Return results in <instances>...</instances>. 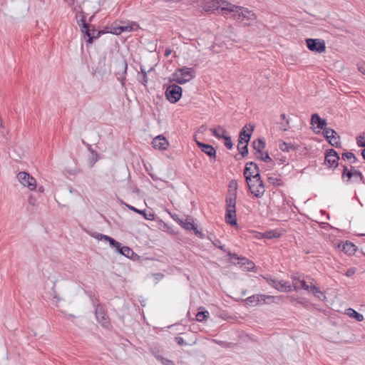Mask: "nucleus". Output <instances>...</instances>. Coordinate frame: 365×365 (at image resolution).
I'll list each match as a JSON object with an SVG mask.
<instances>
[{
    "mask_svg": "<svg viewBox=\"0 0 365 365\" xmlns=\"http://www.w3.org/2000/svg\"><path fill=\"white\" fill-rule=\"evenodd\" d=\"M237 182L235 180H232L229 182L228 191L227 193L225 202H226V213L225 221L230 225H237V215H236V199L237 193Z\"/></svg>",
    "mask_w": 365,
    "mask_h": 365,
    "instance_id": "f257e3e1",
    "label": "nucleus"
},
{
    "mask_svg": "<svg viewBox=\"0 0 365 365\" xmlns=\"http://www.w3.org/2000/svg\"><path fill=\"white\" fill-rule=\"evenodd\" d=\"M222 9L224 11H228V14H232V17L235 20L243 24L245 26L251 25L256 20L255 13L245 7L231 4L228 5V8H224Z\"/></svg>",
    "mask_w": 365,
    "mask_h": 365,
    "instance_id": "f03ea898",
    "label": "nucleus"
},
{
    "mask_svg": "<svg viewBox=\"0 0 365 365\" xmlns=\"http://www.w3.org/2000/svg\"><path fill=\"white\" fill-rule=\"evenodd\" d=\"M231 3L225 0H207L200 3L199 6L207 13H217L224 16L228 14V11H224L222 9L228 8Z\"/></svg>",
    "mask_w": 365,
    "mask_h": 365,
    "instance_id": "7ed1b4c3",
    "label": "nucleus"
},
{
    "mask_svg": "<svg viewBox=\"0 0 365 365\" xmlns=\"http://www.w3.org/2000/svg\"><path fill=\"white\" fill-rule=\"evenodd\" d=\"M195 77V71L193 68L183 66L178 68L172 74V78L169 79L170 82H175L178 84H185Z\"/></svg>",
    "mask_w": 365,
    "mask_h": 365,
    "instance_id": "20e7f679",
    "label": "nucleus"
},
{
    "mask_svg": "<svg viewBox=\"0 0 365 365\" xmlns=\"http://www.w3.org/2000/svg\"><path fill=\"white\" fill-rule=\"evenodd\" d=\"M93 237L98 240H103L105 241L109 242L111 247H115L120 255L128 258L131 257L134 255L133 251L130 247L127 246H121L120 242H117L115 240L108 235L95 233Z\"/></svg>",
    "mask_w": 365,
    "mask_h": 365,
    "instance_id": "39448f33",
    "label": "nucleus"
},
{
    "mask_svg": "<svg viewBox=\"0 0 365 365\" xmlns=\"http://www.w3.org/2000/svg\"><path fill=\"white\" fill-rule=\"evenodd\" d=\"M252 147L255 150V156L264 162H271L272 158L267 151H264L265 148V141L264 138H258L252 143Z\"/></svg>",
    "mask_w": 365,
    "mask_h": 365,
    "instance_id": "423d86ee",
    "label": "nucleus"
},
{
    "mask_svg": "<svg viewBox=\"0 0 365 365\" xmlns=\"http://www.w3.org/2000/svg\"><path fill=\"white\" fill-rule=\"evenodd\" d=\"M79 26H81V32L85 34L88 37L87 42L91 43L93 41V38H97L100 36L103 31H98L96 30L94 28L90 29L91 25L86 23L85 18L83 16L80 21L78 22Z\"/></svg>",
    "mask_w": 365,
    "mask_h": 365,
    "instance_id": "0eeeda50",
    "label": "nucleus"
},
{
    "mask_svg": "<svg viewBox=\"0 0 365 365\" xmlns=\"http://www.w3.org/2000/svg\"><path fill=\"white\" fill-rule=\"evenodd\" d=\"M247 185L252 194L256 197H261L264 192V187L260 176L247 180Z\"/></svg>",
    "mask_w": 365,
    "mask_h": 365,
    "instance_id": "6e6552de",
    "label": "nucleus"
},
{
    "mask_svg": "<svg viewBox=\"0 0 365 365\" xmlns=\"http://www.w3.org/2000/svg\"><path fill=\"white\" fill-rule=\"evenodd\" d=\"M274 302V296L265 294H254L245 299V302L250 306H257Z\"/></svg>",
    "mask_w": 365,
    "mask_h": 365,
    "instance_id": "1a4fd4ad",
    "label": "nucleus"
},
{
    "mask_svg": "<svg viewBox=\"0 0 365 365\" xmlns=\"http://www.w3.org/2000/svg\"><path fill=\"white\" fill-rule=\"evenodd\" d=\"M182 89L176 84L169 86L165 91V96L168 101L172 103H177L182 96Z\"/></svg>",
    "mask_w": 365,
    "mask_h": 365,
    "instance_id": "9d476101",
    "label": "nucleus"
},
{
    "mask_svg": "<svg viewBox=\"0 0 365 365\" xmlns=\"http://www.w3.org/2000/svg\"><path fill=\"white\" fill-rule=\"evenodd\" d=\"M307 46L309 51L316 53H323L326 50L325 41L321 38H306Z\"/></svg>",
    "mask_w": 365,
    "mask_h": 365,
    "instance_id": "9b49d317",
    "label": "nucleus"
},
{
    "mask_svg": "<svg viewBox=\"0 0 365 365\" xmlns=\"http://www.w3.org/2000/svg\"><path fill=\"white\" fill-rule=\"evenodd\" d=\"M17 178L20 183L27 187L30 190H34L36 187V179L26 172H20L17 175Z\"/></svg>",
    "mask_w": 365,
    "mask_h": 365,
    "instance_id": "f8f14e48",
    "label": "nucleus"
},
{
    "mask_svg": "<svg viewBox=\"0 0 365 365\" xmlns=\"http://www.w3.org/2000/svg\"><path fill=\"white\" fill-rule=\"evenodd\" d=\"M339 157L338 153L333 148L327 150L325 154L324 164L329 168H335L338 166Z\"/></svg>",
    "mask_w": 365,
    "mask_h": 365,
    "instance_id": "ddd939ff",
    "label": "nucleus"
},
{
    "mask_svg": "<svg viewBox=\"0 0 365 365\" xmlns=\"http://www.w3.org/2000/svg\"><path fill=\"white\" fill-rule=\"evenodd\" d=\"M244 175L247 180L260 176L257 165L253 162H248L245 165Z\"/></svg>",
    "mask_w": 365,
    "mask_h": 365,
    "instance_id": "4468645a",
    "label": "nucleus"
},
{
    "mask_svg": "<svg viewBox=\"0 0 365 365\" xmlns=\"http://www.w3.org/2000/svg\"><path fill=\"white\" fill-rule=\"evenodd\" d=\"M228 255L231 257V259L237 260V263L240 264L245 270L250 271L255 267V264L246 257H240L237 254L232 253L231 252H228Z\"/></svg>",
    "mask_w": 365,
    "mask_h": 365,
    "instance_id": "2eb2a0df",
    "label": "nucleus"
},
{
    "mask_svg": "<svg viewBox=\"0 0 365 365\" xmlns=\"http://www.w3.org/2000/svg\"><path fill=\"white\" fill-rule=\"evenodd\" d=\"M96 317L97 321L106 328L109 327L110 325L108 315L106 313L105 309L98 305L95 312Z\"/></svg>",
    "mask_w": 365,
    "mask_h": 365,
    "instance_id": "dca6fc26",
    "label": "nucleus"
},
{
    "mask_svg": "<svg viewBox=\"0 0 365 365\" xmlns=\"http://www.w3.org/2000/svg\"><path fill=\"white\" fill-rule=\"evenodd\" d=\"M290 120L289 115L282 113L279 115L276 123L278 125L280 130L287 131L291 128Z\"/></svg>",
    "mask_w": 365,
    "mask_h": 365,
    "instance_id": "f3484780",
    "label": "nucleus"
},
{
    "mask_svg": "<svg viewBox=\"0 0 365 365\" xmlns=\"http://www.w3.org/2000/svg\"><path fill=\"white\" fill-rule=\"evenodd\" d=\"M253 130V125H245L240 132L238 140H241L245 142V143H248L250 140Z\"/></svg>",
    "mask_w": 365,
    "mask_h": 365,
    "instance_id": "a211bd4d",
    "label": "nucleus"
},
{
    "mask_svg": "<svg viewBox=\"0 0 365 365\" xmlns=\"http://www.w3.org/2000/svg\"><path fill=\"white\" fill-rule=\"evenodd\" d=\"M196 144L201 149V150L207 154L210 158L211 160L213 159L214 160L216 158V150L215 149L210 145L203 143L195 140Z\"/></svg>",
    "mask_w": 365,
    "mask_h": 365,
    "instance_id": "6ab92c4d",
    "label": "nucleus"
},
{
    "mask_svg": "<svg viewBox=\"0 0 365 365\" xmlns=\"http://www.w3.org/2000/svg\"><path fill=\"white\" fill-rule=\"evenodd\" d=\"M152 144L155 149L163 150L167 149L168 141L163 135H158L153 140Z\"/></svg>",
    "mask_w": 365,
    "mask_h": 365,
    "instance_id": "aec40b11",
    "label": "nucleus"
},
{
    "mask_svg": "<svg viewBox=\"0 0 365 365\" xmlns=\"http://www.w3.org/2000/svg\"><path fill=\"white\" fill-rule=\"evenodd\" d=\"M180 225H182V227L187 230H193L197 236L200 237V238L202 237V233L199 231L197 228V226L192 222L189 221L188 219L185 220V222L180 220Z\"/></svg>",
    "mask_w": 365,
    "mask_h": 365,
    "instance_id": "412c9836",
    "label": "nucleus"
},
{
    "mask_svg": "<svg viewBox=\"0 0 365 365\" xmlns=\"http://www.w3.org/2000/svg\"><path fill=\"white\" fill-rule=\"evenodd\" d=\"M311 124L317 125V128L323 130L327 125L325 119H322L319 114L314 113L311 118Z\"/></svg>",
    "mask_w": 365,
    "mask_h": 365,
    "instance_id": "4be33fe9",
    "label": "nucleus"
},
{
    "mask_svg": "<svg viewBox=\"0 0 365 365\" xmlns=\"http://www.w3.org/2000/svg\"><path fill=\"white\" fill-rule=\"evenodd\" d=\"M292 279H293V287L295 290L303 289L309 291L310 289V286L307 284L304 279H301L299 277H297L296 276H294L292 277Z\"/></svg>",
    "mask_w": 365,
    "mask_h": 365,
    "instance_id": "5701e85b",
    "label": "nucleus"
},
{
    "mask_svg": "<svg viewBox=\"0 0 365 365\" xmlns=\"http://www.w3.org/2000/svg\"><path fill=\"white\" fill-rule=\"evenodd\" d=\"M341 251L346 255H353L356 251V246L349 241H346L342 244Z\"/></svg>",
    "mask_w": 365,
    "mask_h": 365,
    "instance_id": "b1692460",
    "label": "nucleus"
},
{
    "mask_svg": "<svg viewBox=\"0 0 365 365\" xmlns=\"http://www.w3.org/2000/svg\"><path fill=\"white\" fill-rule=\"evenodd\" d=\"M210 132L212 135L218 139H222L225 138V135L227 134V130L222 126L217 125L216 128H210Z\"/></svg>",
    "mask_w": 365,
    "mask_h": 365,
    "instance_id": "393cba45",
    "label": "nucleus"
},
{
    "mask_svg": "<svg viewBox=\"0 0 365 365\" xmlns=\"http://www.w3.org/2000/svg\"><path fill=\"white\" fill-rule=\"evenodd\" d=\"M126 207L130 210H132L135 212H137L138 214H140L142 215L145 219L146 220H153L154 218H155V215L152 212H149L148 214L146 213L145 210H138L137 208H135V207L132 206V205H126Z\"/></svg>",
    "mask_w": 365,
    "mask_h": 365,
    "instance_id": "a878e982",
    "label": "nucleus"
},
{
    "mask_svg": "<svg viewBox=\"0 0 365 365\" xmlns=\"http://www.w3.org/2000/svg\"><path fill=\"white\" fill-rule=\"evenodd\" d=\"M123 32H132L140 29L139 24L135 21H130L126 25L122 26Z\"/></svg>",
    "mask_w": 365,
    "mask_h": 365,
    "instance_id": "bb28decb",
    "label": "nucleus"
},
{
    "mask_svg": "<svg viewBox=\"0 0 365 365\" xmlns=\"http://www.w3.org/2000/svg\"><path fill=\"white\" fill-rule=\"evenodd\" d=\"M309 292H312L315 297L318 298L322 301H324L327 298L325 294L321 290H319L318 287H317L314 285L310 286V289L309 290Z\"/></svg>",
    "mask_w": 365,
    "mask_h": 365,
    "instance_id": "cd10ccee",
    "label": "nucleus"
},
{
    "mask_svg": "<svg viewBox=\"0 0 365 365\" xmlns=\"http://www.w3.org/2000/svg\"><path fill=\"white\" fill-rule=\"evenodd\" d=\"M327 140L334 147L339 148L341 146L340 136L336 132L334 135H330Z\"/></svg>",
    "mask_w": 365,
    "mask_h": 365,
    "instance_id": "c85d7f7f",
    "label": "nucleus"
},
{
    "mask_svg": "<svg viewBox=\"0 0 365 365\" xmlns=\"http://www.w3.org/2000/svg\"><path fill=\"white\" fill-rule=\"evenodd\" d=\"M279 146L280 150L283 152H289L291 150L295 151L298 148L297 146L286 142H282V143L279 144Z\"/></svg>",
    "mask_w": 365,
    "mask_h": 365,
    "instance_id": "c756f323",
    "label": "nucleus"
},
{
    "mask_svg": "<svg viewBox=\"0 0 365 365\" xmlns=\"http://www.w3.org/2000/svg\"><path fill=\"white\" fill-rule=\"evenodd\" d=\"M346 314L350 317L356 319L358 322H362L364 320V316L361 314L358 313L354 309L349 308L346 309Z\"/></svg>",
    "mask_w": 365,
    "mask_h": 365,
    "instance_id": "7c9ffc66",
    "label": "nucleus"
},
{
    "mask_svg": "<svg viewBox=\"0 0 365 365\" xmlns=\"http://www.w3.org/2000/svg\"><path fill=\"white\" fill-rule=\"evenodd\" d=\"M247 145L248 143H245V142L238 140L237 150L242 157H245L248 154Z\"/></svg>",
    "mask_w": 365,
    "mask_h": 365,
    "instance_id": "2f4dec72",
    "label": "nucleus"
},
{
    "mask_svg": "<svg viewBox=\"0 0 365 365\" xmlns=\"http://www.w3.org/2000/svg\"><path fill=\"white\" fill-rule=\"evenodd\" d=\"M343 168L342 178L346 177L349 180L352 177H355V169L353 166H351V170H349L346 165H344Z\"/></svg>",
    "mask_w": 365,
    "mask_h": 365,
    "instance_id": "473e14b6",
    "label": "nucleus"
},
{
    "mask_svg": "<svg viewBox=\"0 0 365 365\" xmlns=\"http://www.w3.org/2000/svg\"><path fill=\"white\" fill-rule=\"evenodd\" d=\"M275 289L280 291L289 292L292 290V286L289 282L282 283V282H278L277 283L275 282Z\"/></svg>",
    "mask_w": 365,
    "mask_h": 365,
    "instance_id": "72a5a7b5",
    "label": "nucleus"
},
{
    "mask_svg": "<svg viewBox=\"0 0 365 365\" xmlns=\"http://www.w3.org/2000/svg\"><path fill=\"white\" fill-rule=\"evenodd\" d=\"M107 29H110L109 31H106L107 33H110L115 35H120L123 32L122 26H115L114 25H112L110 27Z\"/></svg>",
    "mask_w": 365,
    "mask_h": 365,
    "instance_id": "f704fd0d",
    "label": "nucleus"
},
{
    "mask_svg": "<svg viewBox=\"0 0 365 365\" xmlns=\"http://www.w3.org/2000/svg\"><path fill=\"white\" fill-rule=\"evenodd\" d=\"M153 70V68H151L150 69H149L148 71L145 70V68H144V66H140V72L142 73V79L141 80H139L140 81V83L144 85V86H146L147 83H148V77H147V73L148 72H150Z\"/></svg>",
    "mask_w": 365,
    "mask_h": 365,
    "instance_id": "c9c22d12",
    "label": "nucleus"
},
{
    "mask_svg": "<svg viewBox=\"0 0 365 365\" xmlns=\"http://www.w3.org/2000/svg\"><path fill=\"white\" fill-rule=\"evenodd\" d=\"M292 301L296 302V304H301L304 307H309L311 304L310 302L305 298H297L292 297Z\"/></svg>",
    "mask_w": 365,
    "mask_h": 365,
    "instance_id": "e433bc0d",
    "label": "nucleus"
},
{
    "mask_svg": "<svg viewBox=\"0 0 365 365\" xmlns=\"http://www.w3.org/2000/svg\"><path fill=\"white\" fill-rule=\"evenodd\" d=\"M342 159L343 160H351V163H355L357 160L356 158L355 157L354 154L351 152H346L342 154Z\"/></svg>",
    "mask_w": 365,
    "mask_h": 365,
    "instance_id": "4c0bfd02",
    "label": "nucleus"
},
{
    "mask_svg": "<svg viewBox=\"0 0 365 365\" xmlns=\"http://www.w3.org/2000/svg\"><path fill=\"white\" fill-rule=\"evenodd\" d=\"M209 317V312L206 310L198 312L196 315V319L198 322H202Z\"/></svg>",
    "mask_w": 365,
    "mask_h": 365,
    "instance_id": "58836bf2",
    "label": "nucleus"
},
{
    "mask_svg": "<svg viewBox=\"0 0 365 365\" xmlns=\"http://www.w3.org/2000/svg\"><path fill=\"white\" fill-rule=\"evenodd\" d=\"M323 134L325 138H328L330 135L336 134V131L332 128L325 127L323 129Z\"/></svg>",
    "mask_w": 365,
    "mask_h": 365,
    "instance_id": "ea45409f",
    "label": "nucleus"
},
{
    "mask_svg": "<svg viewBox=\"0 0 365 365\" xmlns=\"http://www.w3.org/2000/svg\"><path fill=\"white\" fill-rule=\"evenodd\" d=\"M222 139H224L225 140V146L227 149H232L233 145H232V143L231 137L225 135V138H223Z\"/></svg>",
    "mask_w": 365,
    "mask_h": 365,
    "instance_id": "a19ab883",
    "label": "nucleus"
},
{
    "mask_svg": "<svg viewBox=\"0 0 365 365\" xmlns=\"http://www.w3.org/2000/svg\"><path fill=\"white\" fill-rule=\"evenodd\" d=\"M356 143L358 146L365 148V135H361L357 137Z\"/></svg>",
    "mask_w": 365,
    "mask_h": 365,
    "instance_id": "79ce46f5",
    "label": "nucleus"
},
{
    "mask_svg": "<svg viewBox=\"0 0 365 365\" xmlns=\"http://www.w3.org/2000/svg\"><path fill=\"white\" fill-rule=\"evenodd\" d=\"M158 361H160L163 365H175L173 361L163 358V356H158L156 357Z\"/></svg>",
    "mask_w": 365,
    "mask_h": 365,
    "instance_id": "37998d69",
    "label": "nucleus"
},
{
    "mask_svg": "<svg viewBox=\"0 0 365 365\" xmlns=\"http://www.w3.org/2000/svg\"><path fill=\"white\" fill-rule=\"evenodd\" d=\"M262 235H263V239L265 238V239L271 240V239L274 238V232L272 230L263 232Z\"/></svg>",
    "mask_w": 365,
    "mask_h": 365,
    "instance_id": "c03bdc74",
    "label": "nucleus"
},
{
    "mask_svg": "<svg viewBox=\"0 0 365 365\" xmlns=\"http://www.w3.org/2000/svg\"><path fill=\"white\" fill-rule=\"evenodd\" d=\"M356 269L355 267H351L346 270V272H345V275L349 277L353 276L356 273Z\"/></svg>",
    "mask_w": 365,
    "mask_h": 365,
    "instance_id": "a18cd8bd",
    "label": "nucleus"
},
{
    "mask_svg": "<svg viewBox=\"0 0 365 365\" xmlns=\"http://www.w3.org/2000/svg\"><path fill=\"white\" fill-rule=\"evenodd\" d=\"M285 232L283 229H275V238L282 237Z\"/></svg>",
    "mask_w": 365,
    "mask_h": 365,
    "instance_id": "49530a36",
    "label": "nucleus"
},
{
    "mask_svg": "<svg viewBox=\"0 0 365 365\" xmlns=\"http://www.w3.org/2000/svg\"><path fill=\"white\" fill-rule=\"evenodd\" d=\"M359 71L365 75V62H362L358 64Z\"/></svg>",
    "mask_w": 365,
    "mask_h": 365,
    "instance_id": "de8ad7c7",
    "label": "nucleus"
},
{
    "mask_svg": "<svg viewBox=\"0 0 365 365\" xmlns=\"http://www.w3.org/2000/svg\"><path fill=\"white\" fill-rule=\"evenodd\" d=\"M355 177H359L360 178L361 182L365 183L364 176L359 170H355Z\"/></svg>",
    "mask_w": 365,
    "mask_h": 365,
    "instance_id": "09e8293b",
    "label": "nucleus"
},
{
    "mask_svg": "<svg viewBox=\"0 0 365 365\" xmlns=\"http://www.w3.org/2000/svg\"><path fill=\"white\" fill-rule=\"evenodd\" d=\"M121 67H122V68H123V80H124L125 76L126 75V73H127V68H128V64H127L126 61H124L122 62Z\"/></svg>",
    "mask_w": 365,
    "mask_h": 365,
    "instance_id": "8fccbe9b",
    "label": "nucleus"
},
{
    "mask_svg": "<svg viewBox=\"0 0 365 365\" xmlns=\"http://www.w3.org/2000/svg\"><path fill=\"white\" fill-rule=\"evenodd\" d=\"M254 237L257 239H263L262 232L253 231Z\"/></svg>",
    "mask_w": 365,
    "mask_h": 365,
    "instance_id": "3c124183",
    "label": "nucleus"
},
{
    "mask_svg": "<svg viewBox=\"0 0 365 365\" xmlns=\"http://www.w3.org/2000/svg\"><path fill=\"white\" fill-rule=\"evenodd\" d=\"M175 341L178 343V344L179 345H182L184 344V339L180 337V336H177L175 337Z\"/></svg>",
    "mask_w": 365,
    "mask_h": 365,
    "instance_id": "603ef678",
    "label": "nucleus"
},
{
    "mask_svg": "<svg viewBox=\"0 0 365 365\" xmlns=\"http://www.w3.org/2000/svg\"><path fill=\"white\" fill-rule=\"evenodd\" d=\"M28 202L31 205H33L34 206L35 204H36V200L33 197L32 195H31L29 199H28Z\"/></svg>",
    "mask_w": 365,
    "mask_h": 365,
    "instance_id": "864d4df0",
    "label": "nucleus"
},
{
    "mask_svg": "<svg viewBox=\"0 0 365 365\" xmlns=\"http://www.w3.org/2000/svg\"><path fill=\"white\" fill-rule=\"evenodd\" d=\"M218 248H220L221 250H222L224 252H227L228 254V252L229 251H227V250L225 249V246L223 245H220L218 247Z\"/></svg>",
    "mask_w": 365,
    "mask_h": 365,
    "instance_id": "5fc2aeb1",
    "label": "nucleus"
},
{
    "mask_svg": "<svg viewBox=\"0 0 365 365\" xmlns=\"http://www.w3.org/2000/svg\"><path fill=\"white\" fill-rule=\"evenodd\" d=\"M170 53H171L170 49H166V50H165V55L166 56H168V55H170Z\"/></svg>",
    "mask_w": 365,
    "mask_h": 365,
    "instance_id": "6e6d98bb",
    "label": "nucleus"
},
{
    "mask_svg": "<svg viewBox=\"0 0 365 365\" xmlns=\"http://www.w3.org/2000/svg\"><path fill=\"white\" fill-rule=\"evenodd\" d=\"M206 130V126L205 125H202L200 128V129H199V130L201 131V132H202L203 130Z\"/></svg>",
    "mask_w": 365,
    "mask_h": 365,
    "instance_id": "4d7b16f0",
    "label": "nucleus"
},
{
    "mask_svg": "<svg viewBox=\"0 0 365 365\" xmlns=\"http://www.w3.org/2000/svg\"><path fill=\"white\" fill-rule=\"evenodd\" d=\"M213 244L215 247H218L220 246L219 244H220V242L217 240L215 242H213Z\"/></svg>",
    "mask_w": 365,
    "mask_h": 365,
    "instance_id": "13d9d810",
    "label": "nucleus"
},
{
    "mask_svg": "<svg viewBox=\"0 0 365 365\" xmlns=\"http://www.w3.org/2000/svg\"><path fill=\"white\" fill-rule=\"evenodd\" d=\"M361 155H362L364 159L365 160V148L362 150Z\"/></svg>",
    "mask_w": 365,
    "mask_h": 365,
    "instance_id": "bf43d9fd",
    "label": "nucleus"
},
{
    "mask_svg": "<svg viewBox=\"0 0 365 365\" xmlns=\"http://www.w3.org/2000/svg\"><path fill=\"white\" fill-rule=\"evenodd\" d=\"M279 180H277V178H275V185L277 184V185H279L280 183L279 182Z\"/></svg>",
    "mask_w": 365,
    "mask_h": 365,
    "instance_id": "052dcab7",
    "label": "nucleus"
}]
</instances>
